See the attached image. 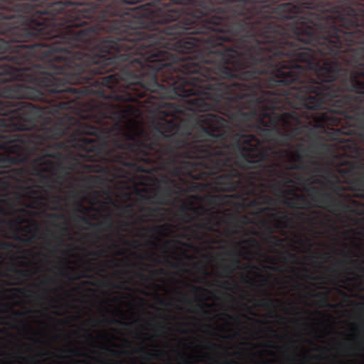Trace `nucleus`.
Segmentation results:
<instances>
[{
  "label": "nucleus",
  "instance_id": "obj_59",
  "mask_svg": "<svg viewBox=\"0 0 364 364\" xmlns=\"http://www.w3.org/2000/svg\"><path fill=\"white\" fill-rule=\"evenodd\" d=\"M321 171H322V168H314V172L321 173Z\"/></svg>",
  "mask_w": 364,
  "mask_h": 364
},
{
  "label": "nucleus",
  "instance_id": "obj_61",
  "mask_svg": "<svg viewBox=\"0 0 364 364\" xmlns=\"http://www.w3.org/2000/svg\"><path fill=\"white\" fill-rule=\"evenodd\" d=\"M223 315L226 316L228 318H229V319L230 320H233V316H229L228 314L225 313L223 314Z\"/></svg>",
  "mask_w": 364,
  "mask_h": 364
},
{
  "label": "nucleus",
  "instance_id": "obj_2",
  "mask_svg": "<svg viewBox=\"0 0 364 364\" xmlns=\"http://www.w3.org/2000/svg\"><path fill=\"white\" fill-rule=\"evenodd\" d=\"M96 141L97 137L85 131L77 117L63 109H0V193L7 192L11 181L23 176V168H11L31 161L33 175L48 181L46 173L65 174L83 167L80 161L99 162L113 166L121 164L102 158L90 160L87 146L77 141ZM14 210V200L0 198Z\"/></svg>",
  "mask_w": 364,
  "mask_h": 364
},
{
  "label": "nucleus",
  "instance_id": "obj_40",
  "mask_svg": "<svg viewBox=\"0 0 364 364\" xmlns=\"http://www.w3.org/2000/svg\"><path fill=\"white\" fill-rule=\"evenodd\" d=\"M106 322H107V323H112V324L120 323V321H117V319H115L114 318H107Z\"/></svg>",
  "mask_w": 364,
  "mask_h": 364
},
{
  "label": "nucleus",
  "instance_id": "obj_55",
  "mask_svg": "<svg viewBox=\"0 0 364 364\" xmlns=\"http://www.w3.org/2000/svg\"><path fill=\"white\" fill-rule=\"evenodd\" d=\"M269 331H270L271 333L274 334V336H277V331L272 327H269Z\"/></svg>",
  "mask_w": 364,
  "mask_h": 364
},
{
  "label": "nucleus",
  "instance_id": "obj_22",
  "mask_svg": "<svg viewBox=\"0 0 364 364\" xmlns=\"http://www.w3.org/2000/svg\"><path fill=\"white\" fill-rule=\"evenodd\" d=\"M16 240L20 241L22 243H24L26 245H30L33 242V237H21L18 235L16 236Z\"/></svg>",
  "mask_w": 364,
  "mask_h": 364
},
{
  "label": "nucleus",
  "instance_id": "obj_60",
  "mask_svg": "<svg viewBox=\"0 0 364 364\" xmlns=\"http://www.w3.org/2000/svg\"><path fill=\"white\" fill-rule=\"evenodd\" d=\"M23 324H25L26 328H27V330H28V331H31L30 329L29 325H28V323H26L25 321H23Z\"/></svg>",
  "mask_w": 364,
  "mask_h": 364
},
{
  "label": "nucleus",
  "instance_id": "obj_6",
  "mask_svg": "<svg viewBox=\"0 0 364 364\" xmlns=\"http://www.w3.org/2000/svg\"><path fill=\"white\" fill-rule=\"evenodd\" d=\"M344 33L364 53V1H344Z\"/></svg>",
  "mask_w": 364,
  "mask_h": 364
},
{
  "label": "nucleus",
  "instance_id": "obj_43",
  "mask_svg": "<svg viewBox=\"0 0 364 364\" xmlns=\"http://www.w3.org/2000/svg\"><path fill=\"white\" fill-rule=\"evenodd\" d=\"M105 350H107L108 352H109L110 354H112V355L114 356H117V351L114 350L113 349H110L108 347H105Z\"/></svg>",
  "mask_w": 364,
  "mask_h": 364
},
{
  "label": "nucleus",
  "instance_id": "obj_3",
  "mask_svg": "<svg viewBox=\"0 0 364 364\" xmlns=\"http://www.w3.org/2000/svg\"><path fill=\"white\" fill-rule=\"evenodd\" d=\"M114 162H118L136 173H151L161 171L180 180L187 178L206 181L213 179L215 192L231 193L240 190L241 194L237 196L243 201H246L250 196H255V199L259 200L266 205H275V200L262 193L263 181H274L276 178H281L283 176V173L274 165L263 166L261 168L242 169L243 171L238 167H223L216 172H211L208 171V169L202 166L186 163L174 164L164 168L159 164L128 161H124L123 158Z\"/></svg>",
  "mask_w": 364,
  "mask_h": 364
},
{
  "label": "nucleus",
  "instance_id": "obj_36",
  "mask_svg": "<svg viewBox=\"0 0 364 364\" xmlns=\"http://www.w3.org/2000/svg\"><path fill=\"white\" fill-rule=\"evenodd\" d=\"M193 293H195V294L198 293L200 291H208L205 289H204L203 287H202L200 286H193Z\"/></svg>",
  "mask_w": 364,
  "mask_h": 364
},
{
  "label": "nucleus",
  "instance_id": "obj_32",
  "mask_svg": "<svg viewBox=\"0 0 364 364\" xmlns=\"http://www.w3.org/2000/svg\"><path fill=\"white\" fill-rule=\"evenodd\" d=\"M103 254H105V250H103L102 249H100V250H99L97 252H90V255H92L96 257H100L102 256Z\"/></svg>",
  "mask_w": 364,
  "mask_h": 364
},
{
  "label": "nucleus",
  "instance_id": "obj_10",
  "mask_svg": "<svg viewBox=\"0 0 364 364\" xmlns=\"http://www.w3.org/2000/svg\"><path fill=\"white\" fill-rule=\"evenodd\" d=\"M8 215V212L6 208L3 207H0V217ZM24 223V218L21 215L17 216L14 220H6L5 218H0V224L5 225L7 224L10 228L14 227V225H19L21 223Z\"/></svg>",
  "mask_w": 364,
  "mask_h": 364
},
{
  "label": "nucleus",
  "instance_id": "obj_28",
  "mask_svg": "<svg viewBox=\"0 0 364 364\" xmlns=\"http://www.w3.org/2000/svg\"><path fill=\"white\" fill-rule=\"evenodd\" d=\"M58 226V228H59V230H60V233H61V235H68V234L69 233V230H68V228L65 227V226H59V225H57Z\"/></svg>",
  "mask_w": 364,
  "mask_h": 364
},
{
  "label": "nucleus",
  "instance_id": "obj_27",
  "mask_svg": "<svg viewBox=\"0 0 364 364\" xmlns=\"http://www.w3.org/2000/svg\"><path fill=\"white\" fill-rule=\"evenodd\" d=\"M204 185L203 183H193L191 190L193 191H200L203 189Z\"/></svg>",
  "mask_w": 364,
  "mask_h": 364
},
{
  "label": "nucleus",
  "instance_id": "obj_17",
  "mask_svg": "<svg viewBox=\"0 0 364 364\" xmlns=\"http://www.w3.org/2000/svg\"><path fill=\"white\" fill-rule=\"evenodd\" d=\"M87 181L95 186H99L102 184V178L100 176H91L87 178Z\"/></svg>",
  "mask_w": 364,
  "mask_h": 364
},
{
  "label": "nucleus",
  "instance_id": "obj_63",
  "mask_svg": "<svg viewBox=\"0 0 364 364\" xmlns=\"http://www.w3.org/2000/svg\"><path fill=\"white\" fill-rule=\"evenodd\" d=\"M94 194H95V196H100V193H99V191H94Z\"/></svg>",
  "mask_w": 364,
  "mask_h": 364
},
{
  "label": "nucleus",
  "instance_id": "obj_11",
  "mask_svg": "<svg viewBox=\"0 0 364 364\" xmlns=\"http://www.w3.org/2000/svg\"><path fill=\"white\" fill-rule=\"evenodd\" d=\"M263 225L266 226L267 230H268V235H267L266 237L267 242L272 244L275 246H281L282 245V239L272 235V233H273V230L272 229L271 226L267 225L266 221L263 222Z\"/></svg>",
  "mask_w": 364,
  "mask_h": 364
},
{
  "label": "nucleus",
  "instance_id": "obj_49",
  "mask_svg": "<svg viewBox=\"0 0 364 364\" xmlns=\"http://www.w3.org/2000/svg\"><path fill=\"white\" fill-rule=\"evenodd\" d=\"M210 347H211V348H215H215H220L221 346L218 345V344H216V343H211L210 344Z\"/></svg>",
  "mask_w": 364,
  "mask_h": 364
},
{
  "label": "nucleus",
  "instance_id": "obj_37",
  "mask_svg": "<svg viewBox=\"0 0 364 364\" xmlns=\"http://www.w3.org/2000/svg\"><path fill=\"white\" fill-rule=\"evenodd\" d=\"M122 210L124 213H129L132 211V205H127L125 206L122 207Z\"/></svg>",
  "mask_w": 364,
  "mask_h": 364
},
{
  "label": "nucleus",
  "instance_id": "obj_58",
  "mask_svg": "<svg viewBox=\"0 0 364 364\" xmlns=\"http://www.w3.org/2000/svg\"><path fill=\"white\" fill-rule=\"evenodd\" d=\"M358 306H359L360 308L364 309V302H360L358 304Z\"/></svg>",
  "mask_w": 364,
  "mask_h": 364
},
{
  "label": "nucleus",
  "instance_id": "obj_35",
  "mask_svg": "<svg viewBox=\"0 0 364 364\" xmlns=\"http://www.w3.org/2000/svg\"><path fill=\"white\" fill-rule=\"evenodd\" d=\"M161 208H148V210H149V216L152 217L153 215L156 213L160 212L161 210Z\"/></svg>",
  "mask_w": 364,
  "mask_h": 364
},
{
  "label": "nucleus",
  "instance_id": "obj_26",
  "mask_svg": "<svg viewBox=\"0 0 364 364\" xmlns=\"http://www.w3.org/2000/svg\"><path fill=\"white\" fill-rule=\"evenodd\" d=\"M161 181L165 184H172L174 183V181L171 178H170V176H162Z\"/></svg>",
  "mask_w": 364,
  "mask_h": 364
},
{
  "label": "nucleus",
  "instance_id": "obj_23",
  "mask_svg": "<svg viewBox=\"0 0 364 364\" xmlns=\"http://www.w3.org/2000/svg\"><path fill=\"white\" fill-rule=\"evenodd\" d=\"M180 209H181V211L183 212V214H182V220H184L187 223L191 222L192 220V216L186 212V207L182 206Z\"/></svg>",
  "mask_w": 364,
  "mask_h": 364
},
{
  "label": "nucleus",
  "instance_id": "obj_44",
  "mask_svg": "<svg viewBox=\"0 0 364 364\" xmlns=\"http://www.w3.org/2000/svg\"><path fill=\"white\" fill-rule=\"evenodd\" d=\"M267 346H268L271 348H274V349L279 348V346H277V344H275L274 343H273L272 341H269L268 344H267Z\"/></svg>",
  "mask_w": 364,
  "mask_h": 364
},
{
  "label": "nucleus",
  "instance_id": "obj_48",
  "mask_svg": "<svg viewBox=\"0 0 364 364\" xmlns=\"http://www.w3.org/2000/svg\"><path fill=\"white\" fill-rule=\"evenodd\" d=\"M14 290L22 294H24L26 293V289L21 288H15L14 289Z\"/></svg>",
  "mask_w": 364,
  "mask_h": 364
},
{
  "label": "nucleus",
  "instance_id": "obj_62",
  "mask_svg": "<svg viewBox=\"0 0 364 364\" xmlns=\"http://www.w3.org/2000/svg\"><path fill=\"white\" fill-rule=\"evenodd\" d=\"M114 288H116V289H122V287H121V285L119 284H115L114 285Z\"/></svg>",
  "mask_w": 364,
  "mask_h": 364
},
{
  "label": "nucleus",
  "instance_id": "obj_15",
  "mask_svg": "<svg viewBox=\"0 0 364 364\" xmlns=\"http://www.w3.org/2000/svg\"><path fill=\"white\" fill-rule=\"evenodd\" d=\"M238 269H239L238 265L225 264L223 266V274L221 275V277H228V275H230L232 272H233L234 270Z\"/></svg>",
  "mask_w": 364,
  "mask_h": 364
},
{
  "label": "nucleus",
  "instance_id": "obj_30",
  "mask_svg": "<svg viewBox=\"0 0 364 364\" xmlns=\"http://www.w3.org/2000/svg\"><path fill=\"white\" fill-rule=\"evenodd\" d=\"M63 277H64L65 278H69L71 280H75V279H78L82 278V277H87V274H82L78 277L71 278V277H69V275L66 272L63 273Z\"/></svg>",
  "mask_w": 364,
  "mask_h": 364
},
{
  "label": "nucleus",
  "instance_id": "obj_42",
  "mask_svg": "<svg viewBox=\"0 0 364 364\" xmlns=\"http://www.w3.org/2000/svg\"><path fill=\"white\" fill-rule=\"evenodd\" d=\"M13 314H14V316H15L16 318H18V317L23 316V312L18 311H14Z\"/></svg>",
  "mask_w": 364,
  "mask_h": 364
},
{
  "label": "nucleus",
  "instance_id": "obj_34",
  "mask_svg": "<svg viewBox=\"0 0 364 364\" xmlns=\"http://www.w3.org/2000/svg\"><path fill=\"white\" fill-rule=\"evenodd\" d=\"M312 257H314L315 259H319L323 260L324 262H326V259H325L324 257H323L318 252H315L312 253Z\"/></svg>",
  "mask_w": 364,
  "mask_h": 364
},
{
  "label": "nucleus",
  "instance_id": "obj_51",
  "mask_svg": "<svg viewBox=\"0 0 364 364\" xmlns=\"http://www.w3.org/2000/svg\"><path fill=\"white\" fill-rule=\"evenodd\" d=\"M139 277L140 279H143V280H148V277L144 276V274L140 273L139 274Z\"/></svg>",
  "mask_w": 364,
  "mask_h": 364
},
{
  "label": "nucleus",
  "instance_id": "obj_57",
  "mask_svg": "<svg viewBox=\"0 0 364 364\" xmlns=\"http://www.w3.org/2000/svg\"><path fill=\"white\" fill-rule=\"evenodd\" d=\"M344 264V262L343 261H338L337 263H336V265L341 267Z\"/></svg>",
  "mask_w": 364,
  "mask_h": 364
},
{
  "label": "nucleus",
  "instance_id": "obj_38",
  "mask_svg": "<svg viewBox=\"0 0 364 364\" xmlns=\"http://www.w3.org/2000/svg\"><path fill=\"white\" fill-rule=\"evenodd\" d=\"M147 356L149 357V358L151 359V360H157L158 358H159V354L158 353H155L148 352L147 353Z\"/></svg>",
  "mask_w": 364,
  "mask_h": 364
},
{
  "label": "nucleus",
  "instance_id": "obj_56",
  "mask_svg": "<svg viewBox=\"0 0 364 364\" xmlns=\"http://www.w3.org/2000/svg\"><path fill=\"white\" fill-rule=\"evenodd\" d=\"M305 217V213L304 212H300L298 213V218H301Z\"/></svg>",
  "mask_w": 364,
  "mask_h": 364
},
{
  "label": "nucleus",
  "instance_id": "obj_16",
  "mask_svg": "<svg viewBox=\"0 0 364 364\" xmlns=\"http://www.w3.org/2000/svg\"><path fill=\"white\" fill-rule=\"evenodd\" d=\"M171 225L169 223H165L164 225L154 226L149 228V231L152 233H156L159 231H167L170 229Z\"/></svg>",
  "mask_w": 364,
  "mask_h": 364
},
{
  "label": "nucleus",
  "instance_id": "obj_45",
  "mask_svg": "<svg viewBox=\"0 0 364 364\" xmlns=\"http://www.w3.org/2000/svg\"><path fill=\"white\" fill-rule=\"evenodd\" d=\"M197 309H199V311H201V313L204 314H208V311H206L204 309H203V306L200 305V304H198L197 305Z\"/></svg>",
  "mask_w": 364,
  "mask_h": 364
},
{
  "label": "nucleus",
  "instance_id": "obj_53",
  "mask_svg": "<svg viewBox=\"0 0 364 364\" xmlns=\"http://www.w3.org/2000/svg\"><path fill=\"white\" fill-rule=\"evenodd\" d=\"M85 207L81 204V203H79L78 204V211L81 212V210H84Z\"/></svg>",
  "mask_w": 364,
  "mask_h": 364
},
{
  "label": "nucleus",
  "instance_id": "obj_25",
  "mask_svg": "<svg viewBox=\"0 0 364 364\" xmlns=\"http://www.w3.org/2000/svg\"><path fill=\"white\" fill-rule=\"evenodd\" d=\"M207 220H208L207 224H205V223H196L195 226L198 228L211 230V227L210 226V223H211V218H208Z\"/></svg>",
  "mask_w": 364,
  "mask_h": 364
},
{
  "label": "nucleus",
  "instance_id": "obj_4",
  "mask_svg": "<svg viewBox=\"0 0 364 364\" xmlns=\"http://www.w3.org/2000/svg\"><path fill=\"white\" fill-rule=\"evenodd\" d=\"M339 174L348 187L343 185L340 178L333 173L326 177L327 183L319 178L312 179L311 183L321 186L318 188H321L322 192L329 189L331 191L330 193L340 199L350 198V195L344 193L349 190L354 193V197L364 200V164L351 162L347 168H340Z\"/></svg>",
  "mask_w": 364,
  "mask_h": 364
},
{
  "label": "nucleus",
  "instance_id": "obj_64",
  "mask_svg": "<svg viewBox=\"0 0 364 364\" xmlns=\"http://www.w3.org/2000/svg\"><path fill=\"white\" fill-rule=\"evenodd\" d=\"M139 350H141L142 352H144V350H145L144 347V346H140Z\"/></svg>",
  "mask_w": 364,
  "mask_h": 364
},
{
  "label": "nucleus",
  "instance_id": "obj_21",
  "mask_svg": "<svg viewBox=\"0 0 364 364\" xmlns=\"http://www.w3.org/2000/svg\"><path fill=\"white\" fill-rule=\"evenodd\" d=\"M14 244L10 242H3L0 241V250H7L9 249L14 248Z\"/></svg>",
  "mask_w": 364,
  "mask_h": 364
},
{
  "label": "nucleus",
  "instance_id": "obj_8",
  "mask_svg": "<svg viewBox=\"0 0 364 364\" xmlns=\"http://www.w3.org/2000/svg\"><path fill=\"white\" fill-rule=\"evenodd\" d=\"M284 204L290 209H308L312 207L311 203L303 195L294 193L284 200Z\"/></svg>",
  "mask_w": 364,
  "mask_h": 364
},
{
  "label": "nucleus",
  "instance_id": "obj_20",
  "mask_svg": "<svg viewBox=\"0 0 364 364\" xmlns=\"http://www.w3.org/2000/svg\"><path fill=\"white\" fill-rule=\"evenodd\" d=\"M14 273H15L17 277H29V273L26 270L19 269H13Z\"/></svg>",
  "mask_w": 364,
  "mask_h": 364
},
{
  "label": "nucleus",
  "instance_id": "obj_5",
  "mask_svg": "<svg viewBox=\"0 0 364 364\" xmlns=\"http://www.w3.org/2000/svg\"><path fill=\"white\" fill-rule=\"evenodd\" d=\"M309 197L316 203V206L331 213H353L360 215V203L358 200L348 197L342 199L336 197L330 192H322L321 188L310 186L306 188Z\"/></svg>",
  "mask_w": 364,
  "mask_h": 364
},
{
  "label": "nucleus",
  "instance_id": "obj_41",
  "mask_svg": "<svg viewBox=\"0 0 364 364\" xmlns=\"http://www.w3.org/2000/svg\"><path fill=\"white\" fill-rule=\"evenodd\" d=\"M151 274L154 275L164 274V270L163 269H160L159 270H153L151 271Z\"/></svg>",
  "mask_w": 364,
  "mask_h": 364
},
{
  "label": "nucleus",
  "instance_id": "obj_12",
  "mask_svg": "<svg viewBox=\"0 0 364 364\" xmlns=\"http://www.w3.org/2000/svg\"><path fill=\"white\" fill-rule=\"evenodd\" d=\"M279 300H273L270 297H265L257 302V306H262L268 310L274 311L275 302Z\"/></svg>",
  "mask_w": 364,
  "mask_h": 364
},
{
  "label": "nucleus",
  "instance_id": "obj_24",
  "mask_svg": "<svg viewBox=\"0 0 364 364\" xmlns=\"http://www.w3.org/2000/svg\"><path fill=\"white\" fill-rule=\"evenodd\" d=\"M262 205H267L263 203L260 202L259 199L253 198L249 202V206L251 208H258Z\"/></svg>",
  "mask_w": 364,
  "mask_h": 364
},
{
  "label": "nucleus",
  "instance_id": "obj_46",
  "mask_svg": "<svg viewBox=\"0 0 364 364\" xmlns=\"http://www.w3.org/2000/svg\"><path fill=\"white\" fill-rule=\"evenodd\" d=\"M229 285H230V283H228V281H223V282H221L220 287H222L225 289H228Z\"/></svg>",
  "mask_w": 364,
  "mask_h": 364
},
{
  "label": "nucleus",
  "instance_id": "obj_39",
  "mask_svg": "<svg viewBox=\"0 0 364 364\" xmlns=\"http://www.w3.org/2000/svg\"><path fill=\"white\" fill-rule=\"evenodd\" d=\"M344 271L350 275H355L354 269L350 267H346V268H344Z\"/></svg>",
  "mask_w": 364,
  "mask_h": 364
},
{
  "label": "nucleus",
  "instance_id": "obj_29",
  "mask_svg": "<svg viewBox=\"0 0 364 364\" xmlns=\"http://www.w3.org/2000/svg\"><path fill=\"white\" fill-rule=\"evenodd\" d=\"M68 352L69 353L71 354V355L73 356H78V357H80V356H85V354H81L76 349H69L68 350Z\"/></svg>",
  "mask_w": 364,
  "mask_h": 364
},
{
  "label": "nucleus",
  "instance_id": "obj_9",
  "mask_svg": "<svg viewBox=\"0 0 364 364\" xmlns=\"http://www.w3.org/2000/svg\"><path fill=\"white\" fill-rule=\"evenodd\" d=\"M271 218L277 220L276 228H288L292 223V219L284 211H279L278 213H271Z\"/></svg>",
  "mask_w": 364,
  "mask_h": 364
},
{
  "label": "nucleus",
  "instance_id": "obj_13",
  "mask_svg": "<svg viewBox=\"0 0 364 364\" xmlns=\"http://www.w3.org/2000/svg\"><path fill=\"white\" fill-rule=\"evenodd\" d=\"M171 193H172V191H171V188H166L165 193H156L151 198L156 199L158 204L162 205H166V198L168 196H170Z\"/></svg>",
  "mask_w": 364,
  "mask_h": 364
},
{
  "label": "nucleus",
  "instance_id": "obj_7",
  "mask_svg": "<svg viewBox=\"0 0 364 364\" xmlns=\"http://www.w3.org/2000/svg\"><path fill=\"white\" fill-rule=\"evenodd\" d=\"M76 218L79 221L85 224L89 228L96 230L97 232L110 230L113 227V219L110 215H107L106 217H105L104 220L100 223H92L89 219L82 216L77 215Z\"/></svg>",
  "mask_w": 364,
  "mask_h": 364
},
{
  "label": "nucleus",
  "instance_id": "obj_47",
  "mask_svg": "<svg viewBox=\"0 0 364 364\" xmlns=\"http://www.w3.org/2000/svg\"><path fill=\"white\" fill-rule=\"evenodd\" d=\"M51 279H43V281H41V283L43 284V285H49L50 283H51Z\"/></svg>",
  "mask_w": 364,
  "mask_h": 364
},
{
  "label": "nucleus",
  "instance_id": "obj_18",
  "mask_svg": "<svg viewBox=\"0 0 364 364\" xmlns=\"http://www.w3.org/2000/svg\"><path fill=\"white\" fill-rule=\"evenodd\" d=\"M316 296H321V300H320V304L321 306L332 308V304H330L328 301V295L326 293H319L316 294Z\"/></svg>",
  "mask_w": 364,
  "mask_h": 364
},
{
  "label": "nucleus",
  "instance_id": "obj_50",
  "mask_svg": "<svg viewBox=\"0 0 364 364\" xmlns=\"http://www.w3.org/2000/svg\"><path fill=\"white\" fill-rule=\"evenodd\" d=\"M227 255L228 256H234L235 255V252H234L233 250H229L228 251Z\"/></svg>",
  "mask_w": 364,
  "mask_h": 364
},
{
  "label": "nucleus",
  "instance_id": "obj_14",
  "mask_svg": "<svg viewBox=\"0 0 364 364\" xmlns=\"http://www.w3.org/2000/svg\"><path fill=\"white\" fill-rule=\"evenodd\" d=\"M344 257L349 259V264L354 266V269L358 270L360 272L363 273L364 275V267L362 265V263L358 262L357 259H352L350 257V253L344 252Z\"/></svg>",
  "mask_w": 364,
  "mask_h": 364
},
{
  "label": "nucleus",
  "instance_id": "obj_31",
  "mask_svg": "<svg viewBox=\"0 0 364 364\" xmlns=\"http://www.w3.org/2000/svg\"><path fill=\"white\" fill-rule=\"evenodd\" d=\"M191 210H193V213L201 215L202 213H198V212H204L203 207L199 206V207H191Z\"/></svg>",
  "mask_w": 364,
  "mask_h": 364
},
{
  "label": "nucleus",
  "instance_id": "obj_52",
  "mask_svg": "<svg viewBox=\"0 0 364 364\" xmlns=\"http://www.w3.org/2000/svg\"><path fill=\"white\" fill-rule=\"evenodd\" d=\"M287 255H288L289 258H292V259L295 258L294 254H293L291 252H287Z\"/></svg>",
  "mask_w": 364,
  "mask_h": 364
},
{
  "label": "nucleus",
  "instance_id": "obj_33",
  "mask_svg": "<svg viewBox=\"0 0 364 364\" xmlns=\"http://www.w3.org/2000/svg\"><path fill=\"white\" fill-rule=\"evenodd\" d=\"M50 218L54 220H65V215L63 214H53Z\"/></svg>",
  "mask_w": 364,
  "mask_h": 364
},
{
  "label": "nucleus",
  "instance_id": "obj_19",
  "mask_svg": "<svg viewBox=\"0 0 364 364\" xmlns=\"http://www.w3.org/2000/svg\"><path fill=\"white\" fill-rule=\"evenodd\" d=\"M258 213L263 214L269 212H273L275 210L274 205H267L264 207H258Z\"/></svg>",
  "mask_w": 364,
  "mask_h": 364
},
{
  "label": "nucleus",
  "instance_id": "obj_54",
  "mask_svg": "<svg viewBox=\"0 0 364 364\" xmlns=\"http://www.w3.org/2000/svg\"><path fill=\"white\" fill-rule=\"evenodd\" d=\"M128 245H132L134 247H137L136 242H135V241H133V242H128Z\"/></svg>",
  "mask_w": 364,
  "mask_h": 364
},
{
  "label": "nucleus",
  "instance_id": "obj_1",
  "mask_svg": "<svg viewBox=\"0 0 364 364\" xmlns=\"http://www.w3.org/2000/svg\"><path fill=\"white\" fill-rule=\"evenodd\" d=\"M61 109L90 160L306 169L321 132L364 155L359 47H61Z\"/></svg>",
  "mask_w": 364,
  "mask_h": 364
}]
</instances>
